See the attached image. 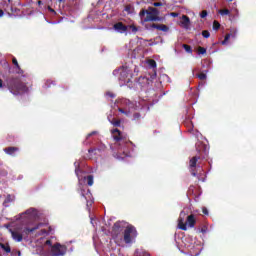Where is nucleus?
Here are the masks:
<instances>
[{"instance_id": "2eb2a0df", "label": "nucleus", "mask_w": 256, "mask_h": 256, "mask_svg": "<svg viewBox=\"0 0 256 256\" xmlns=\"http://www.w3.org/2000/svg\"><path fill=\"white\" fill-rule=\"evenodd\" d=\"M152 29H157L158 31H163L164 33H167V31H169V28L167 25L165 24H155L153 23L151 25Z\"/></svg>"}, {"instance_id": "6ab92c4d", "label": "nucleus", "mask_w": 256, "mask_h": 256, "mask_svg": "<svg viewBox=\"0 0 256 256\" xmlns=\"http://www.w3.org/2000/svg\"><path fill=\"white\" fill-rule=\"evenodd\" d=\"M0 247L1 249H3L6 253H11V246H9V244H3V243H0Z\"/></svg>"}, {"instance_id": "ea45409f", "label": "nucleus", "mask_w": 256, "mask_h": 256, "mask_svg": "<svg viewBox=\"0 0 256 256\" xmlns=\"http://www.w3.org/2000/svg\"><path fill=\"white\" fill-rule=\"evenodd\" d=\"M4 203H11V195H8Z\"/></svg>"}, {"instance_id": "dca6fc26", "label": "nucleus", "mask_w": 256, "mask_h": 256, "mask_svg": "<svg viewBox=\"0 0 256 256\" xmlns=\"http://www.w3.org/2000/svg\"><path fill=\"white\" fill-rule=\"evenodd\" d=\"M129 73L127 72V70H122L120 73V81H123L124 83H129V79H127Z\"/></svg>"}, {"instance_id": "f257e3e1", "label": "nucleus", "mask_w": 256, "mask_h": 256, "mask_svg": "<svg viewBox=\"0 0 256 256\" xmlns=\"http://www.w3.org/2000/svg\"><path fill=\"white\" fill-rule=\"evenodd\" d=\"M7 87L12 95H21L27 91V85L19 77L10 76L6 80Z\"/></svg>"}, {"instance_id": "a878e982", "label": "nucleus", "mask_w": 256, "mask_h": 256, "mask_svg": "<svg viewBox=\"0 0 256 256\" xmlns=\"http://www.w3.org/2000/svg\"><path fill=\"white\" fill-rule=\"evenodd\" d=\"M198 79H200V81H205V79H207V74L201 72L199 74H197Z\"/></svg>"}, {"instance_id": "3c124183", "label": "nucleus", "mask_w": 256, "mask_h": 256, "mask_svg": "<svg viewBox=\"0 0 256 256\" xmlns=\"http://www.w3.org/2000/svg\"><path fill=\"white\" fill-rule=\"evenodd\" d=\"M29 213H31V210H27V211L25 212V215H29Z\"/></svg>"}, {"instance_id": "f8f14e48", "label": "nucleus", "mask_w": 256, "mask_h": 256, "mask_svg": "<svg viewBox=\"0 0 256 256\" xmlns=\"http://www.w3.org/2000/svg\"><path fill=\"white\" fill-rule=\"evenodd\" d=\"M12 63L18 69L17 70L18 75H22V77H27V74H25V71H23V69H21V66L19 65V62L17 61V58L13 57Z\"/></svg>"}, {"instance_id": "9d476101", "label": "nucleus", "mask_w": 256, "mask_h": 256, "mask_svg": "<svg viewBox=\"0 0 256 256\" xmlns=\"http://www.w3.org/2000/svg\"><path fill=\"white\" fill-rule=\"evenodd\" d=\"M4 153H6V155H10L11 157H15V155L19 153V147H15V146L6 147L4 148Z\"/></svg>"}, {"instance_id": "a19ab883", "label": "nucleus", "mask_w": 256, "mask_h": 256, "mask_svg": "<svg viewBox=\"0 0 256 256\" xmlns=\"http://www.w3.org/2000/svg\"><path fill=\"white\" fill-rule=\"evenodd\" d=\"M51 83H53V81L47 80L46 83H45V86L46 87H51Z\"/></svg>"}, {"instance_id": "a18cd8bd", "label": "nucleus", "mask_w": 256, "mask_h": 256, "mask_svg": "<svg viewBox=\"0 0 256 256\" xmlns=\"http://www.w3.org/2000/svg\"><path fill=\"white\" fill-rule=\"evenodd\" d=\"M46 245H50L51 247H53L51 240H47V241H46Z\"/></svg>"}, {"instance_id": "9b49d317", "label": "nucleus", "mask_w": 256, "mask_h": 256, "mask_svg": "<svg viewBox=\"0 0 256 256\" xmlns=\"http://www.w3.org/2000/svg\"><path fill=\"white\" fill-rule=\"evenodd\" d=\"M10 233H11L12 239H14V241H17L18 243H21V241H23V234H21L19 231L10 230Z\"/></svg>"}, {"instance_id": "6e6552de", "label": "nucleus", "mask_w": 256, "mask_h": 256, "mask_svg": "<svg viewBox=\"0 0 256 256\" xmlns=\"http://www.w3.org/2000/svg\"><path fill=\"white\" fill-rule=\"evenodd\" d=\"M114 31H117V33H127L129 30V26L123 24V22H117L113 25Z\"/></svg>"}, {"instance_id": "39448f33", "label": "nucleus", "mask_w": 256, "mask_h": 256, "mask_svg": "<svg viewBox=\"0 0 256 256\" xmlns=\"http://www.w3.org/2000/svg\"><path fill=\"white\" fill-rule=\"evenodd\" d=\"M51 253L53 256H63L67 253V246L56 243L52 246Z\"/></svg>"}, {"instance_id": "412c9836", "label": "nucleus", "mask_w": 256, "mask_h": 256, "mask_svg": "<svg viewBox=\"0 0 256 256\" xmlns=\"http://www.w3.org/2000/svg\"><path fill=\"white\" fill-rule=\"evenodd\" d=\"M86 180H87V185H89V187H93V183H94L93 175H88L86 177Z\"/></svg>"}, {"instance_id": "20e7f679", "label": "nucleus", "mask_w": 256, "mask_h": 256, "mask_svg": "<svg viewBox=\"0 0 256 256\" xmlns=\"http://www.w3.org/2000/svg\"><path fill=\"white\" fill-rule=\"evenodd\" d=\"M137 237V228L133 225H128L124 230V242L129 245L133 243V239Z\"/></svg>"}, {"instance_id": "c03bdc74", "label": "nucleus", "mask_w": 256, "mask_h": 256, "mask_svg": "<svg viewBox=\"0 0 256 256\" xmlns=\"http://www.w3.org/2000/svg\"><path fill=\"white\" fill-rule=\"evenodd\" d=\"M48 11H50V13H56L55 10L51 8V6H48Z\"/></svg>"}, {"instance_id": "4c0bfd02", "label": "nucleus", "mask_w": 256, "mask_h": 256, "mask_svg": "<svg viewBox=\"0 0 256 256\" xmlns=\"http://www.w3.org/2000/svg\"><path fill=\"white\" fill-rule=\"evenodd\" d=\"M203 215H209V210L206 207L202 208Z\"/></svg>"}, {"instance_id": "a211bd4d", "label": "nucleus", "mask_w": 256, "mask_h": 256, "mask_svg": "<svg viewBox=\"0 0 256 256\" xmlns=\"http://www.w3.org/2000/svg\"><path fill=\"white\" fill-rule=\"evenodd\" d=\"M119 113H122L123 115H126V117H129V115H131V110H129L128 108H118Z\"/></svg>"}, {"instance_id": "37998d69", "label": "nucleus", "mask_w": 256, "mask_h": 256, "mask_svg": "<svg viewBox=\"0 0 256 256\" xmlns=\"http://www.w3.org/2000/svg\"><path fill=\"white\" fill-rule=\"evenodd\" d=\"M11 5H15V3H13V0H8V7H11Z\"/></svg>"}, {"instance_id": "2f4dec72", "label": "nucleus", "mask_w": 256, "mask_h": 256, "mask_svg": "<svg viewBox=\"0 0 256 256\" xmlns=\"http://www.w3.org/2000/svg\"><path fill=\"white\" fill-rule=\"evenodd\" d=\"M231 39V34H226L224 41H222V45H226V43Z\"/></svg>"}, {"instance_id": "393cba45", "label": "nucleus", "mask_w": 256, "mask_h": 256, "mask_svg": "<svg viewBox=\"0 0 256 256\" xmlns=\"http://www.w3.org/2000/svg\"><path fill=\"white\" fill-rule=\"evenodd\" d=\"M202 36L204 37V39H209L211 37V33L209 32V30H203Z\"/></svg>"}, {"instance_id": "58836bf2", "label": "nucleus", "mask_w": 256, "mask_h": 256, "mask_svg": "<svg viewBox=\"0 0 256 256\" xmlns=\"http://www.w3.org/2000/svg\"><path fill=\"white\" fill-rule=\"evenodd\" d=\"M162 5H163V3H161V2H154L153 3L154 7H161Z\"/></svg>"}, {"instance_id": "603ef678", "label": "nucleus", "mask_w": 256, "mask_h": 256, "mask_svg": "<svg viewBox=\"0 0 256 256\" xmlns=\"http://www.w3.org/2000/svg\"><path fill=\"white\" fill-rule=\"evenodd\" d=\"M18 5H19V0L17 1Z\"/></svg>"}, {"instance_id": "e433bc0d", "label": "nucleus", "mask_w": 256, "mask_h": 256, "mask_svg": "<svg viewBox=\"0 0 256 256\" xmlns=\"http://www.w3.org/2000/svg\"><path fill=\"white\" fill-rule=\"evenodd\" d=\"M201 145H203V142H201V141H199V142L196 143V149H197V151H201V148H199V147H201Z\"/></svg>"}, {"instance_id": "cd10ccee", "label": "nucleus", "mask_w": 256, "mask_h": 256, "mask_svg": "<svg viewBox=\"0 0 256 256\" xmlns=\"http://www.w3.org/2000/svg\"><path fill=\"white\" fill-rule=\"evenodd\" d=\"M9 7H10L11 13H19V9L15 7V4H11V6Z\"/></svg>"}, {"instance_id": "7c9ffc66", "label": "nucleus", "mask_w": 256, "mask_h": 256, "mask_svg": "<svg viewBox=\"0 0 256 256\" xmlns=\"http://www.w3.org/2000/svg\"><path fill=\"white\" fill-rule=\"evenodd\" d=\"M231 11L229 9H222L220 10V15H230Z\"/></svg>"}, {"instance_id": "ddd939ff", "label": "nucleus", "mask_w": 256, "mask_h": 256, "mask_svg": "<svg viewBox=\"0 0 256 256\" xmlns=\"http://www.w3.org/2000/svg\"><path fill=\"white\" fill-rule=\"evenodd\" d=\"M111 133H112V137H113L114 141L119 142L123 139V136L119 129L115 128L111 131Z\"/></svg>"}, {"instance_id": "7ed1b4c3", "label": "nucleus", "mask_w": 256, "mask_h": 256, "mask_svg": "<svg viewBox=\"0 0 256 256\" xmlns=\"http://www.w3.org/2000/svg\"><path fill=\"white\" fill-rule=\"evenodd\" d=\"M185 218H186V223H185ZM196 223H197V219H195L194 214H190L189 216H187V213H185V211L180 212V216L178 218V228L181 229V231H187V225L188 227L193 229Z\"/></svg>"}, {"instance_id": "09e8293b", "label": "nucleus", "mask_w": 256, "mask_h": 256, "mask_svg": "<svg viewBox=\"0 0 256 256\" xmlns=\"http://www.w3.org/2000/svg\"><path fill=\"white\" fill-rule=\"evenodd\" d=\"M37 4L41 6V5H43V1L38 0Z\"/></svg>"}, {"instance_id": "4468645a", "label": "nucleus", "mask_w": 256, "mask_h": 256, "mask_svg": "<svg viewBox=\"0 0 256 256\" xmlns=\"http://www.w3.org/2000/svg\"><path fill=\"white\" fill-rule=\"evenodd\" d=\"M106 147L102 146L101 148H90L88 150L89 153V159H93L95 157V155H97V151L101 152V151H105Z\"/></svg>"}, {"instance_id": "79ce46f5", "label": "nucleus", "mask_w": 256, "mask_h": 256, "mask_svg": "<svg viewBox=\"0 0 256 256\" xmlns=\"http://www.w3.org/2000/svg\"><path fill=\"white\" fill-rule=\"evenodd\" d=\"M170 15L171 17H179V13L177 12H172Z\"/></svg>"}, {"instance_id": "f3484780", "label": "nucleus", "mask_w": 256, "mask_h": 256, "mask_svg": "<svg viewBox=\"0 0 256 256\" xmlns=\"http://www.w3.org/2000/svg\"><path fill=\"white\" fill-rule=\"evenodd\" d=\"M42 224H37L36 226H34L33 228H25L23 230V233H25V235H29L30 233H33L34 231H37V229H39V227H41Z\"/></svg>"}, {"instance_id": "f03ea898", "label": "nucleus", "mask_w": 256, "mask_h": 256, "mask_svg": "<svg viewBox=\"0 0 256 256\" xmlns=\"http://www.w3.org/2000/svg\"><path fill=\"white\" fill-rule=\"evenodd\" d=\"M142 23H149V21H163L159 17V10L157 8L149 7L148 10L142 9L139 13Z\"/></svg>"}, {"instance_id": "49530a36", "label": "nucleus", "mask_w": 256, "mask_h": 256, "mask_svg": "<svg viewBox=\"0 0 256 256\" xmlns=\"http://www.w3.org/2000/svg\"><path fill=\"white\" fill-rule=\"evenodd\" d=\"M3 15H5V12H3L2 9H0V17H3Z\"/></svg>"}, {"instance_id": "bb28decb", "label": "nucleus", "mask_w": 256, "mask_h": 256, "mask_svg": "<svg viewBox=\"0 0 256 256\" xmlns=\"http://www.w3.org/2000/svg\"><path fill=\"white\" fill-rule=\"evenodd\" d=\"M111 123L114 125V127H121V120L113 119Z\"/></svg>"}, {"instance_id": "8fccbe9b", "label": "nucleus", "mask_w": 256, "mask_h": 256, "mask_svg": "<svg viewBox=\"0 0 256 256\" xmlns=\"http://www.w3.org/2000/svg\"><path fill=\"white\" fill-rule=\"evenodd\" d=\"M3 87V80L0 79V88Z\"/></svg>"}, {"instance_id": "c85d7f7f", "label": "nucleus", "mask_w": 256, "mask_h": 256, "mask_svg": "<svg viewBox=\"0 0 256 256\" xmlns=\"http://www.w3.org/2000/svg\"><path fill=\"white\" fill-rule=\"evenodd\" d=\"M207 53V49L204 47H198V55H205Z\"/></svg>"}, {"instance_id": "de8ad7c7", "label": "nucleus", "mask_w": 256, "mask_h": 256, "mask_svg": "<svg viewBox=\"0 0 256 256\" xmlns=\"http://www.w3.org/2000/svg\"><path fill=\"white\" fill-rule=\"evenodd\" d=\"M42 235H45L47 233V230L43 229L41 230Z\"/></svg>"}, {"instance_id": "c9c22d12", "label": "nucleus", "mask_w": 256, "mask_h": 256, "mask_svg": "<svg viewBox=\"0 0 256 256\" xmlns=\"http://www.w3.org/2000/svg\"><path fill=\"white\" fill-rule=\"evenodd\" d=\"M106 95L107 97H110V99H115V93L113 92H107Z\"/></svg>"}, {"instance_id": "0eeeda50", "label": "nucleus", "mask_w": 256, "mask_h": 256, "mask_svg": "<svg viewBox=\"0 0 256 256\" xmlns=\"http://www.w3.org/2000/svg\"><path fill=\"white\" fill-rule=\"evenodd\" d=\"M199 159H201L200 156H194L189 161V167H190V169H192L191 175L193 177H197V172H195V167H197V161H199Z\"/></svg>"}, {"instance_id": "5701e85b", "label": "nucleus", "mask_w": 256, "mask_h": 256, "mask_svg": "<svg viewBox=\"0 0 256 256\" xmlns=\"http://www.w3.org/2000/svg\"><path fill=\"white\" fill-rule=\"evenodd\" d=\"M148 65L151 69H155V67H157V62L154 59H150L148 60Z\"/></svg>"}, {"instance_id": "f704fd0d", "label": "nucleus", "mask_w": 256, "mask_h": 256, "mask_svg": "<svg viewBox=\"0 0 256 256\" xmlns=\"http://www.w3.org/2000/svg\"><path fill=\"white\" fill-rule=\"evenodd\" d=\"M97 131H92L89 134H87L86 139H89L90 137H93V135H97Z\"/></svg>"}, {"instance_id": "1a4fd4ad", "label": "nucleus", "mask_w": 256, "mask_h": 256, "mask_svg": "<svg viewBox=\"0 0 256 256\" xmlns=\"http://www.w3.org/2000/svg\"><path fill=\"white\" fill-rule=\"evenodd\" d=\"M121 233H123V226L121 225V222L114 223L112 227V235L117 238Z\"/></svg>"}, {"instance_id": "864d4df0", "label": "nucleus", "mask_w": 256, "mask_h": 256, "mask_svg": "<svg viewBox=\"0 0 256 256\" xmlns=\"http://www.w3.org/2000/svg\"><path fill=\"white\" fill-rule=\"evenodd\" d=\"M228 1H230V2H231V1H233V0H228Z\"/></svg>"}, {"instance_id": "423d86ee", "label": "nucleus", "mask_w": 256, "mask_h": 256, "mask_svg": "<svg viewBox=\"0 0 256 256\" xmlns=\"http://www.w3.org/2000/svg\"><path fill=\"white\" fill-rule=\"evenodd\" d=\"M80 195L85 199L87 207H89V203H93V194H91V190L88 188L80 189Z\"/></svg>"}, {"instance_id": "b1692460", "label": "nucleus", "mask_w": 256, "mask_h": 256, "mask_svg": "<svg viewBox=\"0 0 256 256\" xmlns=\"http://www.w3.org/2000/svg\"><path fill=\"white\" fill-rule=\"evenodd\" d=\"M220 28H221V24L217 20H215L213 22V29H214V31H219Z\"/></svg>"}, {"instance_id": "473e14b6", "label": "nucleus", "mask_w": 256, "mask_h": 256, "mask_svg": "<svg viewBox=\"0 0 256 256\" xmlns=\"http://www.w3.org/2000/svg\"><path fill=\"white\" fill-rule=\"evenodd\" d=\"M141 119V114L140 113H134L133 114V120L134 121H139Z\"/></svg>"}, {"instance_id": "4be33fe9", "label": "nucleus", "mask_w": 256, "mask_h": 256, "mask_svg": "<svg viewBox=\"0 0 256 256\" xmlns=\"http://www.w3.org/2000/svg\"><path fill=\"white\" fill-rule=\"evenodd\" d=\"M182 47L186 51V53H193V48H191V46H189L188 44H183Z\"/></svg>"}, {"instance_id": "72a5a7b5", "label": "nucleus", "mask_w": 256, "mask_h": 256, "mask_svg": "<svg viewBox=\"0 0 256 256\" xmlns=\"http://www.w3.org/2000/svg\"><path fill=\"white\" fill-rule=\"evenodd\" d=\"M207 15H208L207 10H203V11L200 13L201 19H205V17H207Z\"/></svg>"}, {"instance_id": "c756f323", "label": "nucleus", "mask_w": 256, "mask_h": 256, "mask_svg": "<svg viewBox=\"0 0 256 256\" xmlns=\"http://www.w3.org/2000/svg\"><path fill=\"white\" fill-rule=\"evenodd\" d=\"M128 29H131L132 33H137V31H139L135 25H128Z\"/></svg>"}, {"instance_id": "aec40b11", "label": "nucleus", "mask_w": 256, "mask_h": 256, "mask_svg": "<svg viewBox=\"0 0 256 256\" xmlns=\"http://www.w3.org/2000/svg\"><path fill=\"white\" fill-rule=\"evenodd\" d=\"M191 23V20L189 19V16H187V15H183L182 16V24L183 25H189Z\"/></svg>"}]
</instances>
